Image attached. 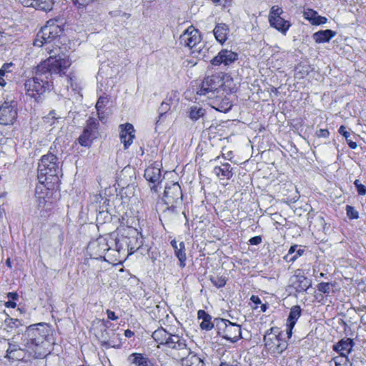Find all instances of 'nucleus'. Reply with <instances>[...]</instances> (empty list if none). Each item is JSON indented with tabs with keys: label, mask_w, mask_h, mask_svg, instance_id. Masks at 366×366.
I'll return each mask as SVG.
<instances>
[{
	"label": "nucleus",
	"mask_w": 366,
	"mask_h": 366,
	"mask_svg": "<svg viewBox=\"0 0 366 366\" xmlns=\"http://www.w3.org/2000/svg\"><path fill=\"white\" fill-rule=\"evenodd\" d=\"M300 255H301V254H300V250H299V251H298V254H296L295 256H294V257L292 258V260H294V259H295L297 258V256H300Z\"/></svg>",
	"instance_id": "obj_64"
},
{
	"label": "nucleus",
	"mask_w": 366,
	"mask_h": 366,
	"mask_svg": "<svg viewBox=\"0 0 366 366\" xmlns=\"http://www.w3.org/2000/svg\"><path fill=\"white\" fill-rule=\"evenodd\" d=\"M59 175H61V169L57 157L51 153L44 155L38 167V177L40 181L44 177V180L49 177L55 178L54 181L58 180Z\"/></svg>",
	"instance_id": "obj_4"
},
{
	"label": "nucleus",
	"mask_w": 366,
	"mask_h": 366,
	"mask_svg": "<svg viewBox=\"0 0 366 366\" xmlns=\"http://www.w3.org/2000/svg\"><path fill=\"white\" fill-rule=\"evenodd\" d=\"M347 141H348V145H349V147H350L351 149H356V148H357V145L356 142H352V141H349V140H347Z\"/></svg>",
	"instance_id": "obj_57"
},
{
	"label": "nucleus",
	"mask_w": 366,
	"mask_h": 366,
	"mask_svg": "<svg viewBox=\"0 0 366 366\" xmlns=\"http://www.w3.org/2000/svg\"><path fill=\"white\" fill-rule=\"evenodd\" d=\"M332 288V285L330 282H320L317 285V290L325 294H328L330 292Z\"/></svg>",
	"instance_id": "obj_39"
},
{
	"label": "nucleus",
	"mask_w": 366,
	"mask_h": 366,
	"mask_svg": "<svg viewBox=\"0 0 366 366\" xmlns=\"http://www.w3.org/2000/svg\"><path fill=\"white\" fill-rule=\"evenodd\" d=\"M354 346L353 340L350 338L342 339L332 346L333 350L338 352L341 357H345L348 361V355L352 352Z\"/></svg>",
	"instance_id": "obj_18"
},
{
	"label": "nucleus",
	"mask_w": 366,
	"mask_h": 366,
	"mask_svg": "<svg viewBox=\"0 0 366 366\" xmlns=\"http://www.w3.org/2000/svg\"><path fill=\"white\" fill-rule=\"evenodd\" d=\"M301 308L299 305L293 306L290 309V312L287 320V337L290 338L292 335V329L294 328L297 320L301 316Z\"/></svg>",
	"instance_id": "obj_19"
},
{
	"label": "nucleus",
	"mask_w": 366,
	"mask_h": 366,
	"mask_svg": "<svg viewBox=\"0 0 366 366\" xmlns=\"http://www.w3.org/2000/svg\"><path fill=\"white\" fill-rule=\"evenodd\" d=\"M213 172L220 179H229L232 177V167L228 163L215 167L213 169Z\"/></svg>",
	"instance_id": "obj_24"
},
{
	"label": "nucleus",
	"mask_w": 366,
	"mask_h": 366,
	"mask_svg": "<svg viewBox=\"0 0 366 366\" xmlns=\"http://www.w3.org/2000/svg\"><path fill=\"white\" fill-rule=\"evenodd\" d=\"M347 215L350 219H357L359 217L358 212L352 206L347 205L346 207Z\"/></svg>",
	"instance_id": "obj_41"
},
{
	"label": "nucleus",
	"mask_w": 366,
	"mask_h": 366,
	"mask_svg": "<svg viewBox=\"0 0 366 366\" xmlns=\"http://www.w3.org/2000/svg\"><path fill=\"white\" fill-rule=\"evenodd\" d=\"M171 335V333L168 332L163 327H159L153 332L152 337L154 339V340L158 344L157 347L160 348L161 345H166Z\"/></svg>",
	"instance_id": "obj_21"
},
{
	"label": "nucleus",
	"mask_w": 366,
	"mask_h": 366,
	"mask_svg": "<svg viewBox=\"0 0 366 366\" xmlns=\"http://www.w3.org/2000/svg\"><path fill=\"white\" fill-rule=\"evenodd\" d=\"M7 297L13 300H16L18 299L19 295L16 292H9L7 294Z\"/></svg>",
	"instance_id": "obj_51"
},
{
	"label": "nucleus",
	"mask_w": 366,
	"mask_h": 366,
	"mask_svg": "<svg viewBox=\"0 0 366 366\" xmlns=\"http://www.w3.org/2000/svg\"><path fill=\"white\" fill-rule=\"evenodd\" d=\"M128 361L135 366H152V363L149 357L142 353H132L128 357Z\"/></svg>",
	"instance_id": "obj_20"
},
{
	"label": "nucleus",
	"mask_w": 366,
	"mask_h": 366,
	"mask_svg": "<svg viewBox=\"0 0 366 366\" xmlns=\"http://www.w3.org/2000/svg\"><path fill=\"white\" fill-rule=\"evenodd\" d=\"M222 322L224 327L222 330L223 338L232 342H236L242 337L241 327L239 325L227 320H222Z\"/></svg>",
	"instance_id": "obj_13"
},
{
	"label": "nucleus",
	"mask_w": 366,
	"mask_h": 366,
	"mask_svg": "<svg viewBox=\"0 0 366 366\" xmlns=\"http://www.w3.org/2000/svg\"><path fill=\"white\" fill-rule=\"evenodd\" d=\"M317 12L311 9H307L303 12L304 17L309 20L312 24L313 23Z\"/></svg>",
	"instance_id": "obj_40"
},
{
	"label": "nucleus",
	"mask_w": 366,
	"mask_h": 366,
	"mask_svg": "<svg viewBox=\"0 0 366 366\" xmlns=\"http://www.w3.org/2000/svg\"><path fill=\"white\" fill-rule=\"evenodd\" d=\"M90 249H97V254L102 257L105 252L111 249L105 239L101 238L89 244Z\"/></svg>",
	"instance_id": "obj_27"
},
{
	"label": "nucleus",
	"mask_w": 366,
	"mask_h": 366,
	"mask_svg": "<svg viewBox=\"0 0 366 366\" xmlns=\"http://www.w3.org/2000/svg\"><path fill=\"white\" fill-rule=\"evenodd\" d=\"M291 285L297 292H305L311 286V280L305 276L302 270L297 269L290 279Z\"/></svg>",
	"instance_id": "obj_14"
},
{
	"label": "nucleus",
	"mask_w": 366,
	"mask_h": 366,
	"mask_svg": "<svg viewBox=\"0 0 366 366\" xmlns=\"http://www.w3.org/2000/svg\"><path fill=\"white\" fill-rule=\"evenodd\" d=\"M261 241H262V239L259 236H256V237H252L249 239V242L252 245H257V244H259L261 242Z\"/></svg>",
	"instance_id": "obj_49"
},
{
	"label": "nucleus",
	"mask_w": 366,
	"mask_h": 366,
	"mask_svg": "<svg viewBox=\"0 0 366 366\" xmlns=\"http://www.w3.org/2000/svg\"><path fill=\"white\" fill-rule=\"evenodd\" d=\"M332 360L335 362V366H342L341 362L339 361L338 357H333Z\"/></svg>",
	"instance_id": "obj_58"
},
{
	"label": "nucleus",
	"mask_w": 366,
	"mask_h": 366,
	"mask_svg": "<svg viewBox=\"0 0 366 366\" xmlns=\"http://www.w3.org/2000/svg\"><path fill=\"white\" fill-rule=\"evenodd\" d=\"M11 66H12L11 63V64H4L2 66L1 69H0V72H1V74H4L5 76H7L6 74L10 72V71L9 70V68Z\"/></svg>",
	"instance_id": "obj_47"
},
{
	"label": "nucleus",
	"mask_w": 366,
	"mask_h": 366,
	"mask_svg": "<svg viewBox=\"0 0 366 366\" xmlns=\"http://www.w3.org/2000/svg\"><path fill=\"white\" fill-rule=\"evenodd\" d=\"M74 4L79 9H84L94 0H72Z\"/></svg>",
	"instance_id": "obj_42"
},
{
	"label": "nucleus",
	"mask_w": 366,
	"mask_h": 366,
	"mask_svg": "<svg viewBox=\"0 0 366 366\" xmlns=\"http://www.w3.org/2000/svg\"><path fill=\"white\" fill-rule=\"evenodd\" d=\"M62 31L63 30L59 25L54 22L50 23L48 21L47 24L37 33L36 37L34 41V45L39 47L45 45L46 46V50L49 54L48 48L50 49H54L56 51V56L58 57L59 55L68 58L64 54L59 53V47H54V46L50 45L53 41L61 34Z\"/></svg>",
	"instance_id": "obj_3"
},
{
	"label": "nucleus",
	"mask_w": 366,
	"mask_h": 366,
	"mask_svg": "<svg viewBox=\"0 0 366 366\" xmlns=\"http://www.w3.org/2000/svg\"><path fill=\"white\" fill-rule=\"evenodd\" d=\"M144 176L148 182L154 184V185L151 187V190L157 192V184L162 181V174L159 165L157 164L149 166L145 169Z\"/></svg>",
	"instance_id": "obj_16"
},
{
	"label": "nucleus",
	"mask_w": 366,
	"mask_h": 366,
	"mask_svg": "<svg viewBox=\"0 0 366 366\" xmlns=\"http://www.w3.org/2000/svg\"><path fill=\"white\" fill-rule=\"evenodd\" d=\"M238 57V54L231 50L222 49L217 56L212 60L211 64L213 66H219L224 64L228 66L233 64Z\"/></svg>",
	"instance_id": "obj_15"
},
{
	"label": "nucleus",
	"mask_w": 366,
	"mask_h": 366,
	"mask_svg": "<svg viewBox=\"0 0 366 366\" xmlns=\"http://www.w3.org/2000/svg\"><path fill=\"white\" fill-rule=\"evenodd\" d=\"M336 34L335 31L330 29H326L315 32L313 34V39L316 43L328 42Z\"/></svg>",
	"instance_id": "obj_26"
},
{
	"label": "nucleus",
	"mask_w": 366,
	"mask_h": 366,
	"mask_svg": "<svg viewBox=\"0 0 366 366\" xmlns=\"http://www.w3.org/2000/svg\"><path fill=\"white\" fill-rule=\"evenodd\" d=\"M317 135L319 137H324L327 138L330 135V132L327 129H320L317 132Z\"/></svg>",
	"instance_id": "obj_45"
},
{
	"label": "nucleus",
	"mask_w": 366,
	"mask_h": 366,
	"mask_svg": "<svg viewBox=\"0 0 366 366\" xmlns=\"http://www.w3.org/2000/svg\"><path fill=\"white\" fill-rule=\"evenodd\" d=\"M326 22H327V19L325 17L321 16H319L318 14H317L312 24L320 25V24H325Z\"/></svg>",
	"instance_id": "obj_44"
},
{
	"label": "nucleus",
	"mask_w": 366,
	"mask_h": 366,
	"mask_svg": "<svg viewBox=\"0 0 366 366\" xmlns=\"http://www.w3.org/2000/svg\"><path fill=\"white\" fill-rule=\"evenodd\" d=\"M107 317L111 320H117L118 317L115 315L114 312L108 310L107 311Z\"/></svg>",
	"instance_id": "obj_50"
},
{
	"label": "nucleus",
	"mask_w": 366,
	"mask_h": 366,
	"mask_svg": "<svg viewBox=\"0 0 366 366\" xmlns=\"http://www.w3.org/2000/svg\"><path fill=\"white\" fill-rule=\"evenodd\" d=\"M182 366H205L203 360L190 350V354L184 356L181 360Z\"/></svg>",
	"instance_id": "obj_22"
},
{
	"label": "nucleus",
	"mask_w": 366,
	"mask_h": 366,
	"mask_svg": "<svg viewBox=\"0 0 366 366\" xmlns=\"http://www.w3.org/2000/svg\"><path fill=\"white\" fill-rule=\"evenodd\" d=\"M23 6L27 7H33L34 0H18Z\"/></svg>",
	"instance_id": "obj_48"
},
{
	"label": "nucleus",
	"mask_w": 366,
	"mask_h": 366,
	"mask_svg": "<svg viewBox=\"0 0 366 366\" xmlns=\"http://www.w3.org/2000/svg\"><path fill=\"white\" fill-rule=\"evenodd\" d=\"M4 76H6L4 74H1V72H0V86H5L6 84Z\"/></svg>",
	"instance_id": "obj_52"
},
{
	"label": "nucleus",
	"mask_w": 366,
	"mask_h": 366,
	"mask_svg": "<svg viewBox=\"0 0 366 366\" xmlns=\"http://www.w3.org/2000/svg\"><path fill=\"white\" fill-rule=\"evenodd\" d=\"M179 248L175 251V255L178 258L179 261V265L182 268L185 267V261H186V253H185V247L184 243L181 242L179 243Z\"/></svg>",
	"instance_id": "obj_32"
},
{
	"label": "nucleus",
	"mask_w": 366,
	"mask_h": 366,
	"mask_svg": "<svg viewBox=\"0 0 366 366\" xmlns=\"http://www.w3.org/2000/svg\"><path fill=\"white\" fill-rule=\"evenodd\" d=\"M165 347L171 350V355L176 360H181L190 354L191 350L187 347V340L179 335L172 334Z\"/></svg>",
	"instance_id": "obj_7"
},
{
	"label": "nucleus",
	"mask_w": 366,
	"mask_h": 366,
	"mask_svg": "<svg viewBox=\"0 0 366 366\" xmlns=\"http://www.w3.org/2000/svg\"><path fill=\"white\" fill-rule=\"evenodd\" d=\"M339 133L344 136L347 140L350 137V133L346 130V127L345 126H341L338 130Z\"/></svg>",
	"instance_id": "obj_46"
},
{
	"label": "nucleus",
	"mask_w": 366,
	"mask_h": 366,
	"mask_svg": "<svg viewBox=\"0 0 366 366\" xmlns=\"http://www.w3.org/2000/svg\"><path fill=\"white\" fill-rule=\"evenodd\" d=\"M297 248V246H292L290 249H289V254H292L293 252H295V249Z\"/></svg>",
	"instance_id": "obj_59"
},
{
	"label": "nucleus",
	"mask_w": 366,
	"mask_h": 366,
	"mask_svg": "<svg viewBox=\"0 0 366 366\" xmlns=\"http://www.w3.org/2000/svg\"><path fill=\"white\" fill-rule=\"evenodd\" d=\"M61 117L57 115L56 111H51L46 116L44 117L43 119L46 124H49V125H53L57 122Z\"/></svg>",
	"instance_id": "obj_33"
},
{
	"label": "nucleus",
	"mask_w": 366,
	"mask_h": 366,
	"mask_svg": "<svg viewBox=\"0 0 366 366\" xmlns=\"http://www.w3.org/2000/svg\"><path fill=\"white\" fill-rule=\"evenodd\" d=\"M119 335L116 334L114 332L111 331V335L107 337L104 333L102 335V345L111 347H118L120 346V341L118 338Z\"/></svg>",
	"instance_id": "obj_28"
},
{
	"label": "nucleus",
	"mask_w": 366,
	"mask_h": 366,
	"mask_svg": "<svg viewBox=\"0 0 366 366\" xmlns=\"http://www.w3.org/2000/svg\"><path fill=\"white\" fill-rule=\"evenodd\" d=\"M53 5V0H34L33 8L46 12L52 9Z\"/></svg>",
	"instance_id": "obj_31"
},
{
	"label": "nucleus",
	"mask_w": 366,
	"mask_h": 366,
	"mask_svg": "<svg viewBox=\"0 0 366 366\" xmlns=\"http://www.w3.org/2000/svg\"><path fill=\"white\" fill-rule=\"evenodd\" d=\"M182 192L180 185L177 182H172L165 187L163 200L167 204L180 203L182 200Z\"/></svg>",
	"instance_id": "obj_11"
},
{
	"label": "nucleus",
	"mask_w": 366,
	"mask_h": 366,
	"mask_svg": "<svg viewBox=\"0 0 366 366\" xmlns=\"http://www.w3.org/2000/svg\"><path fill=\"white\" fill-rule=\"evenodd\" d=\"M134 335V333L132 331L129 330H125V332H124V335H125L127 337H132Z\"/></svg>",
	"instance_id": "obj_56"
},
{
	"label": "nucleus",
	"mask_w": 366,
	"mask_h": 366,
	"mask_svg": "<svg viewBox=\"0 0 366 366\" xmlns=\"http://www.w3.org/2000/svg\"><path fill=\"white\" fill-rule=\"evenodd\" d=\"M121 129L120 131V138L122 142H123L124 148H128L133 142V139L135 137L134 132L135 130L134 127L130 123H126L124 124H121L119 126Z\"/></svg>",
	"instance_id": "obj_17"
},
{
	"label": "nucleus",
	"mask_w": 366,
	"mask_h": 366,
	"mask_svg": "<svg viewBox=\"0 0 366 366\" xmlns=\"http://www.w3.org/2000/svg\"><path fill=\"white\" fill-rule=\"evenodd\" d=\"M49 335V329L46 323H38L29 326L26 328L24 339L25 350L34 358H39L40 353H37L36 347L44 342Z\"/></svg>",
	"instance_id": "obj_2"
},
{
	"label": "nucleus",
	"mask_w": 366,
	"mask_h": 366,
	"mask_svg": "<svg viewBox=\"0 0 366 366\" xmlns=\"http://www.w3.org/2000/svg\"><path fill=\"white\" fill-rule=\"evenodd\" d=\"M220 366H233L232 365H229V363L227 362H222Z\"/></svg>",
	"instance_id": "obj_62"
},
{
	"label": "nucleus",
	"mask_w": 366,
	"mask_h": 366,
	"mask_svg": "<svg viewBox=\"0 0 366 366\" xmlns=\"http://www.w3.org/2000/svg\"><path fill=\"white\" fill-rule=\"evenodd\" d=\"M251 300L254 302H260L259 299L257 297H255V296H252L251 297Z\"/></svg>",
	"instance_id": "obj_61"
},
{
	"label": "nucleus",
	"mask_w": 366,
	"mask_h": 366,
	"mask_svg": "<svg viewBox=\"0 0 366 366\" xmlns=\"http://www.w3.org/2000/svg\"><path fill=\"white\" fill-rule=\"evenodd\" d=\"M212 107H213V108H214V109H217V110H218V111H220V112H222V111H224H224L227 110V109H226V108H225V109H224L222 107H216L214 105H212Z\"/></svg>",
	"instance_id": "obj_60"
},
{
	"label": "nucleus",
	"mask_w": 366,
	"mask_h": 366,
	"mask_svg": "<svg viewBox=\"0 0 366 366\" xmlns=\"http://www.w3.org/2000/svg\"><path fill=\"white\" fill-rule=\"evenodd\" d=\"M7 317L4 320V324L9 328L13 329L18 327L19 321L18 319L9 317V316L4 312Z\"/></svg>",
	"instance_id": "obj_38"
},
{
	"label": "nucleus",
	"mask_w": 366,
	"mask_h": 366,
	"mask_svg": "<svg viewBox=\"0 0 366 366\" xmlns=\"http://www.w3.org/2000/svg\"><path fill=\"white\" fill-rule=\"evenodd\" d=\"M198 318L202 320L200 323V327L202 330H209L213 327V324L211 322L212 317L204 310L198 311Z\"/></svg>",
	"instance_id": "obj_29"
},
{
	"label": "nucleus",
	"mask_w": 366,
	"mask_h": 366,
	"mask_svg": "<svg viewBox=\"0 0 366 366\" xmlns=\"http://www.w3.org/2000/svg\"><path fill=\"white\" fill-rule=\"evenodd\" d=\"M205 114V109L201 107L192 106L189 109L188 116L192 121H197Z\"/></svg>",
	"instance_id": "obj_30"
},
{
	"label": "nucleus",
	"mask_w": 366,
	"mask_h": 366,
	"mask_svg": "<svg viewBox=\"0 0 366 366\" xmlns=\"http://www.w3.org/2000/svg\"><path fill=\"white\" fill-rule=\"evenodd\" d=\"M128 236L122 238V240L119 239L115 242V248L117 252L123 249V244L124 243L127 249L130 251L129 254H133L137 251L143 245V237L139 232L132 227L128 229Z\"/></svg>",
	"instance_id": "obj_6"
},
{
	"label": "nucleus",
	"mask_w": 366,
	"mask_h": 366,
	"mask_svg": "<svg viewBox=\"0 0 366 366\" xmlns=\"http://www.w3.org/2000/svg\"><path fill=\"white\" fill-rule=\"evenodd\" d=\"M317 220L319 222L321 226L324 227L325 225V221L322 217L318 216L317 217Z\"/></svg>",
	"instance_id": "obj_54"
},
{
	"label": "nucleus",
	"mask_w": 366,
	"mask_h": 366,
	"mask_svg": "<svg viewBox=\"0 0 366 366\" xmlns=\"http://www.w3.org/2000/svg\"><path fill=\"white\" fill-rule=\"evenodd\" d=\"M98 122L94 117H90L86 121L83 133L78 138V142L82 147H89L92 141L97 138Z\"/></svg>",
	"instance_id": "obj_10"
},
{
	"label": "nucleus",
	"mask_w": 366,
	"mask_h": 366,
	"mask_svg": "<svg viewBox=\"0 0 366 366\" xmlns=\"http://www.w3.org/2000/svg\"><path fill=\"white\" fill-rule=\"evenodd\" d=\"M6 307L15 308L16 307V302L13 301H8L5 303Z\"/></svg>",
	"instance_id": "obj_53"
},
{
	"label": "nucleus",
	"mask_w": 366,
	"mask_h": 366,
	"mask_svg": "<svg viewBox=\"0 0 366 366\" xmlns=\"http://www.w3.org/2000/svg\"><path fill=\"white\" fill-rule=\"evenodd\" d=\"M283 13V10L281 7L277 5L272 6L269 11V19H273V18H279Z\"/></svg>",
	"instance_id": "obj_36"
},
{
	"label": "nucleus",
	"mask_w": 366,
	"mask_h": 366,
	"mask_svg": "<svg viewBox=\"0 0 366 366\" xmlns=\"http://www.w3.org/2000/svg\"><path fill=\"white\" fill-rule=\"evenodd\" d=\"M223 85V80L219 74L208 76L202 81L201 88L197 92L199 95H207L212 99L215 92Z\"/></svg>",
	"instance_id": "obj_9"
},
{
	"label": "nucleus",
	"mask_w": 366,
	"mask_h": 366,
	"mask_svg": "<svg viewBox=\"0 0 366 366\" xmlns=\"http://www.w3.org/2000/svg\"><path fill=\"white\" fill-rule=\"evenodd\" d=\"M108 102L107 98L104 97H100L96 104V109L97 111L98 117L100 120L103 119L102 113L100 112L101 109H103L104 105Z\"/></svg>",
	"instance_id": "obj_35"
},
{
	"label": "nucleus",
	"mask_w": 366,
	"mask_h": 366,
	"mask_svg": "<svg viewBox=\"0 0 366 366\" xmlns=\"http://www.w3.org/2000/svg\"><path fill=\"white\" fill-rule=\"evenodd\" d=\"M171 244L173 247V248L174 249V251L177 250L179 248V244L175 240H172L171 242Z\"/></svg>",
	"instance_id": "obj_55"
},
{
	"label": "nucleus",
	"mask_w": 366,
	"mask_h": 366,
	"mask_svg": "<svg viewBox=\"0 0 366 366\" xmlns=\"http://www.w3.org/2000/svg\"><path fill=\"white\" fill-rule=\"evenodd\" d=\"M357 188V191L359 195H365L366 194V187L360 183L359 180H355L354 182Z\"/></svg>",
	"instance_id": "obj_43"
},
{
	"label": "nucleus",
	"mask_w": 366,
	"mask_h": 366,
	"mask_svg": "<svg viewBox=\"0 0 366 366\" xmlns=\"http://www.w3.org/2000/svg\"><path fill=\"white\" fill-rule=\"evenodd\" d=\"M280 335L278 327H271L263 337L266 350L273 356L281 355L287 347V343L280 338Z\"/></svg>",
	"instance_id": "obj_5"
},
{
	"label": "nucleus",
	"mask_w": 366,
	"mask_h": 366,
	"mask_svg": "<svg viewBox=\"0 0 366 366\" xmlns=\"http://www.w3.org/2000/svg\"><path fill=\"white\" fill-rule=\"evenodd\" d=\"M6 265H7V266H9V267H11V262H10V259H8L6 261Z\"/></svg>",
	"instance_id": "obj_63"
},
{
	"label": "nucleus",
	"mask_w": 366,
	"mask_h": 366,
	"mask_svg": "<svg viewBox=\"0 0 366 366\" xmlns=\"http://www.w3.org/2000/svg\"><path fill=\"white\" fill-rule=\"evenodd\" d=\"M210 280L212 282V284L214 286H216L217 288L222 287L226 284V280L223 277H219V276L211 277Z\"/></svg>",
	"instance_id": "obj_37"
},
{
	"label": "nucleus",
	"mask_w": 366,
	"mask_h": 366,
	"mask_svg": "<svg viewBox=\"0 0 366 366\" xmlns=\"http://www.w3.org/2000/svg\"><path fill=\"white\" fill-rule=\"evenodd\" d=\"M200 42L199 31L193 26H189L179 36L180 44L190 49L196 48Z\"/></svg>",
	"instance_id": "obj_12"
},
{
	"label": "nucleus",
	"mask_w": 366,
	"mask_h": 366,
	"mask_svg": "<svg viewBox=\"0 0 366 366\" xmlns=\"http://www.w3.org/2000/svg\"><path fill=\"white\" fill-rule=\"evenodd\" d=\"M17 104L14 101H5L0 104V124L12 125L17 118Z\"/></svg>",
	"instance_id": "obj_8"
},
{
	"label": "nucleus",
	"mask_w": 366,
	"mask_h": 366,
	"mask_svg": "<svg viewBox=\"0 0 366 366\" xmlns=\"http://www.w3.org/2000/svg\"><path fill=\"white\" fill-rule=\"evenodd\" d=\"M269 23L271 26L275 28L283 34H286L287 31L291 26L290 21L284 19L281 16L279 18H273V19H269Z\"/></svg>",
	"instance_id": "obj_23"
},
{
	"label": "nucleus",
	"mask_w": 366,
	"mask_h": 366,
	"mask_svg": "<svg viewBox=\"0 0 366 366\" xmlns=\"http://www.w3.org/2000/svg\"><path fill=\"white\" fill-rule=\"evenodd\" d=\"M172 104L173 102L172 98H167L164 101H163L159 108L160 115L166 114L171 109Z\"/></svg>",
	"instance_id": "obj_34"
},
{
	"label": "nucleus",
	"mask_w": 366,
	"mask_h": 366,
	"mask_svg": "<svg viewBox=\"0 0 366 366\" xmlns=\"http://www.w3.org/2000/svg\"><path fill=\"white\" fill-rule=\"evenodd\" d=\"M49 49V57L41 62L36 67L35 76L26 81L24 84L26 94L37 99L49 88L48 78L52 74H64L71 64V61L65 56H56V51Z\"/></svg>",
	"instance_id": "obj_1"
},
{
	"label": "nucleus",
	"mask_w": 366,
	"mask_h": 366,
	"mask_svg": "<svg viewBox=\"0 0 366 366\" xmlns=\"http://www.w3.org/2000/svg\"><path fill=\"white\" fill-rule=\"evenodd\" d=\"M229 32L228 26L225 24H218L216 25L213 30L214 35L216 39L222 44L227 39Z\"/></svg>",
	"instance_id": "obj_25"
}]
</instances>
